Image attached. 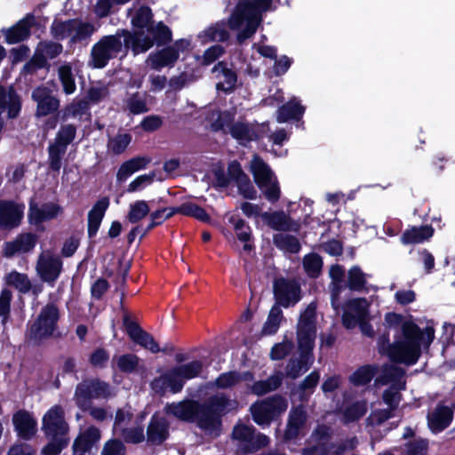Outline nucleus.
Listing matches in <instances>:
<instances>
[{"instance_id": "obj_34", "label": "nucleus", "mask_w": 455, "mask_h": 455, "mask_svg": "<svg viewBox=\"0 0 455 455\" xmlns=\"http://www.w3.org/2000/svg\"><path fill=\"white\" fill-rule=\"evenodd\" d=\"M61 212V208L55 204H46L42 207L31 204L29 209V220L33 224H38L45 220L54 219Z\"/></svg>"}, {"instance_id": "obj_30", "label": "nucleus", "mask_w": 455, "mask_h": 455, "mask_svg": "<svg viewBox=\"0 0 455 455\" xmlns=\"http://www.w3.org/2000/svg\"><path fill=\"white\" fill-rule=\"evenodd\" d=\"M109 205V199L103 197L100 199L88 213V234L94 236L99 230L105 212Z\"/></svg>"}, {"instance_id": "obj_17", "label": "nucleus", "mask_w": 455, "mask_h": 455, "mask_svg": "<svg viewBox=\"0 0 455 455\" xmlns=\"http://www.w3.org/2000/svg\"><path fill=\"white\" fill-rule=\"evenodd\" d=\"M124 325L129 337L137 344L149 350L151 353H158L161 348L154 337L143 331L137 323L132 321L128 315L124 316Z\"/></svg>"}, {"instance_id": "obj_31", "label": "nucleus", "mask_w": 455, "mask_h": 455, "mask_svg": "<svg viewBox=\"0 0 455 455\" xmlns=\"http://www.w3.org/2000/svg\"><path fill=\"white\" fill-rule=\"evenodd\" d=\"M307 413L303 407L299 406L290 411L284 438L287 440L296 438L305 425Z\"/></svg>"}, {"instance_id": "obj_33", "label": "nucleus", "mask_w": 455, "mask_h": 455, "mask_svg": "<svg viewBox=\"0 0 455 455\" xmlns=\"http://www.w3.org/2000/svg\"><path fill=\"white\" fill-rule=\"evenodd\" d=\"M453 413L447 406H438L428 415V426L434 432H440L446 428L452 420Z\"/></svg>"}, {"instance_id": "obj_35", "label": "nucleus", "mask_w": 455, "mask_h": 455, "mask_svg": "<svg viewBox=\"0 0 455 455\" xmlns=\"http://www.w3.org/2000/svg\"><path fill=\"white\" fill-rule=\"evenodd\" d=\"M328 429L325 427H318L311 436L316 443L305 448L302 451V455H329V442L326 441Z\"/></svg>"}, {"instance_id": "obj_28", "label": "nucleus", "mask_w": 455, "mask_h": 455, "mask_svg": "<svg viewBox=\"0 0 455 455\" xmlns=\"http://www.w3.org/2000/svg\"><path fill=\"white\" fill-rule=\"evenodd\" d=\"M34 17L28 15L20 20L15 26L4 31L6 42L8 44H17L27 39L30 34V28L34 24Z\"/></svg>"}, {"instance_id": "obj_40", "label": "nucleus", "mask_w": 455, "mask_h": 455, "mask_svg": "<svg viewBox=\"0 0 455 455\" xmlns=\"http://www.w3.org/2000/svg\"><path fill=\"white\" fill-rule=\"evenodd\" d=\"M58 77L66 95L74 94L76 91L73 68L70 63L65 62L58 67Z\"/></svg>"}, {"instance_id": "obj_56", "label": "nucleus", "mask_w": 455, "mask_h": 455, "mask_svg": "<svg viewBox=\"0 0 455 455\" xmlns=\"http://www.w3.org/2000/svg\"><path fill=\"white\" fill-rule=\"evenodd\" d=\"M67 148L54 142L48 147V162L52 170L59 172L62 165V158L66 154Z\"/></svg>"}, {"instance_id": "obj_43", "label": "nucleus", "mask_w": 455, "mask_h": 455, "mask_svg": "<svg viewBox=\"0 0 455 455\" xmlns=\"http://www.w3.org/2000/svg\"><path fill=\"white\" fill-rule=\"evenodd\" d=\"M304 113V108L295 100L283 105L277 112L278 123H285L291 119H299Z\"/></svg>"}, {"instance_id": "obj_51", "label": "nucleus", "mask_w": 455, "mask_h": 455, "mask_svg": "<svg viewBox=\"0 0 455 455\" xmlns=\"http://www.w3.org/2000/svg\"><path fill=\"white\" fill-rule=\"evenodd\" d=\"M150 208L148 202L138 200L129 205L127 220L131 223H137L149 214Z\"/></svg>"}, {"instance_id": "obj_48", "label": "nucleus", "mask_w": 455, "mask_h": 455, "mask_svg": "<svg viewBox=\"0 0 455 455\" xmlns=\"http://www.w3.org/2000/svg\"><path fill=\"white\" fill-rule=\"evenodd\" d=\"M202 43L210 41H225L228 38V32L224 23H216L199 34Z\"/></svg>"}, {"instance_id": "obj_38", "label": "nucleus", "mask_w": 455, "mask_h": 455, "mask_svg": "<svg viewBox=\"0 0 455 455\" xmlns=\"http://www.w3.org/2000/svg\"><path fill=\"white\" fill-rule=\"evenodd\" d=\"M395 412L387 409L372 411L366 419V428L372 436H377L378 428L387 419L395 416Z\"/></svg>"}, {"instance_id": "obj_54", "label": "nucleus", "mask_w": 455, "mask_h": 455, "mask_svg": "<svg viewBox=\"0 0 455 455\" xmlns=\"http://www.w3.org/2000/svg\"><path fill=\"white\" fill-rule=\"evenodd\" d=\"M133 414L130 408H122L116 411L113 431L116 435L134 423Z\"/></svg>"}, {"instance_id": "obj_18", "label": "nucleus", "mask_w": 455, "mask_h": 455, "mask_svg": "<svg viewBox=\"0 0 455 455\" xmlns=\"http://www.w3.org/2000/svg\"><path fill=\"white\" fill-rule=\"evenodd\" d=\"M369 303L365 299H354L347 302L342 322L346 328H354L359 322L366 320Z\"/></svg>"}, {"instance_id": "obj_64", "label": "nucleus", "mask_w": 455, "mask_h": 455, "mask_svg": "<svg viewBox=\"0 0 455 455\" xmlns=\"http://www.w3.org/2000/svg\"><path fill=\"white\" fill-rule=\"evenodd\" d=\"M51 438L52 441L42 449V454L44 455H59L69 442L68 436H55Z\"/></svg>"}, {"instance_id": "obj_37", "label": "nucleus", "mask_w": 455, "mask_h": 455, "mask_svg": "<svg viewBox=\"0 0 455 455\" xmlns=\"http://www.w3.org/2000/svg\"><path fill=\"white\" fill-rule=\"evenodd\" d=\"M251 379L252 375L249 371L243 373L228 371L220 374L212 383V386L217 388L226 389L233 387L242 381H251Z\"/></svg>"}, {"instance_id": "obj_7", "label": "nucleus", "mask_w": 455, "mask_h": 455, "mask_svg": "<svg viewBox=\"0 0 455 455\" xmlns=\"http://www.w3.org/2000/svg\"><path fill=\"white\" fill-rule=\"evenodd\" d=\"M60 319L59 308L52 303L44 306L34 323L28 326L26 338L29 343L37 345L51 338L57 330Z\"/></svg>"}, {"instance_id": "obj_22", "label": "nucleus", "mask_w": 455, "mask_h": 455, "mask_svg": "<svg viewBox=\"0 0 455 455\" xmlns=\"http://www.w3.org/2000/svg\"><path fill=\"white\" fill-rule=\"evenodd\" d=\"M23 205L15 204L12 202H0V227L3 228H12L17 227L23 216Z\"/></svg>"}, {"instance_id": "obj_63", "label": "nucleus", "mask_w": 455, "mask_h": 455, "mask_svg": "<svg viewBox=\"0 0 455 455\" xmlns=\"http://www.w3.org/2000/svg\"><path fill=\"white\" fill-rule=\"evenodd\" d=\"M126 107L132 114L138 115L148 110L147 107L146 96L134 93L126 100Z\"/></svg>"}, {"instance_id": "obj_1", "label": "nucleus", "mask_w": 455, "mask_h": 455, "mask_svg": "<svg viewBox=\"0 0 455 455\" xmlns=\"http://www.w3.org/2000/svg\"><path fill=\"white\" fill-rule=\"evenodd\" d=\"M394 342L383 337L379 340V350L387 353L388 357L396 363L412 365L417 363L422 348H427L435 337L432 326L420 329L411 320L401 321L394 327Z\"/></svg>"}, {"instance_id": "obj_23", "label": "nucleus", "mask_w": 455, "mask_h": 455, "mask_svg": "<svg viewBox=\"0 0 455 455\" xmlns=\"http://www.w3.org/2000/svg\"><path fill=\"white\" fill-rule=\"evenodd\" d=\"M268 227L279 231H298L299 224L291 220L284 212H264L261 214Z\"/></svg>"}, {"instance_id": "obj_49", "label": "nucleus", "mask_w": 455, "mask_h": 455, "mask_svg": "<svg viewBox=\"0 0 455 455\" xmlns=\"http://www.w3.org/2000/svg\"><path fill=\"white\" fill-rule=\"evenodd\" d=\"M132 141V135L127 132H119L108 140V150L114 155H120L125 151Z\"/></svg>"}, {"instance_id": "obj_8", "label": "nucleus", "mask_w": 455, "mask_h": 455, "mask_svg": "<svg viewBox=\"0 0 455 455\" xmlns=\"http://www.w3.org/2000/svg\"><path fill=\"white\" fill-rule=\"evenodd\" d=\"M404 370L389 366L383 370L376 382L387 385L388 387L382 394V400L387 405V410L395 412L402 400L401 390L405 388Z\"/></svg>"}, {"instance_id": "obj_46", "label": "nucleus", "mask_w": 455, "mask_h": 455, "mask_svg": "<svg viewBox=\"0 0 455 455\" xmlns=\"http://www.w3.org/2000/svg\"><path fill=\"white\" fill-rule=\"evenodd\" d=\"M273 242L277 248L285 252L297 253L300 250V243L298 238L291 235L284 233L276 234L273 237Z\"/></svg>"}, {"instance_id": "obj_11", "label": "nucleus", "mask_w": 455, "mask_h": 455, "mask_svg": "<svg viewBox=\"0 0 455 455\" xmlns=\"http://www.w3.org/2000/svg\"><path fill=\"white\" fill-rule=\"evenodd\" d=\"M112 395V389L108 383L91 379H84L76 386L74 399L76 405L85 411L92 399H107Z\"/></svg>"}, {"instance_id": "obj_42", "label": "nucleus", "mask_w": 455, "mask_h": 455, "mask_svg": "<svg viewBox=\"0 0 455 455\" xmlns=\"http://www.w3.org/2000/svg\"><path fill=\"white\" fill-rule=\"evenodd\" d=\"M433 235V228L429 226H422L419 228L413 227L404 231L401 237V241L404 244L419 243Z\"/></svg>"}, {"instance_id": "obj_29", "label": "nucleus", "mask_w": 455, "mask_h": 455, "mask_svg": "<svg viewBox=\"0 0 455 455\" xmlns=\"http://www.w3.org/2000/svg\"><path fill=\"white\" fill-rule=\"evenodd\" d=\"M212 73L218 80L216 84L217 90L223 92H231L236 84V74L228 68L223 63H219L212 68Z\"/></svg>"}, {"instance_id": "obj_57", "label": "nucleus", "mask_w": 455, "mask_h": 455, "mask_svg": "<svg viewBox=\"0 0 455 455\" xmlns=\"http://www.w3.org/2000/svg\"><path fill=\"white\" fill-rule=\"evenodd\" d=\"M76 134V127L74 124H63L60 127L53 142L67 148L75 140Z\"/></svg>"}, {"instance_id": "obj_47", "label": "nucleus", "mask_w": 455, "mask_h": 455, "mask_svg": "<svg viewBox=\"0 0 455 455\" xmlns=\"http://www.w3.org/2000/svg\"><path fill=\"white\" fill-rule=\"evenodd\" d=\"M368 406L366 401H357L346 406L342 411V421L350 423L358 420L367 411Z\"/></svg>"}, {"instance_id": "obj_39", "label": "nucleus", "mask_w": 455, "mask_h": 455, "mask_svg": "<svg viewBox=\"0 0 455 455\" xmlns=\"http://www.w3.org/2000/svg\"><path fill=\"white\" fill-rule=\"evenodd\" d=\"M231 136L241 144H245L259 138L255 127L248 124L236 123L229 127Z\"/></svg>"}, {"instance_id": "obj_25", "label": "nucleus", "mask_w": 455, "mask_h": 455, "mask_svg": "<svg viewBox=\"0 0 455 455\" xmlns=\"http://www.w3.org/2000/svg\"><path fill=\"white\" fill-rule=\"evenodd\" d=\"M164 411L168 415H172L180 420L188 421L195 416H196V419L198 420L200 407L196 403L182 401L166 404Z\"/></svg>"}, {"instance_id": "obj_2", "label": "nucleus", "mask_w": 455, "mask_h": 455, "mask_svg": "<svg viewBox=\"0 0 455 455\" xmlns=\"http://www.w3.org/2000/svg\"><path fill=\"white\" fill-rule=\"evenodd\" d=\"M273 0H241L229 20L230 29L237 31V40L243 43L255 34L262 20V13L271 10Z\"/></svg>"}, {"instance_id": "obj_62", "label": "nucleus", "mask_w": 455, "mask_h": 455, "mask_svg": "<svg viewBox=\"0 0 455 455\" xmlns=\"http://www.w3.org/2000/svg\"><path fill=\"white\" fill-rule=\"evenodd\" d=\"M374 369L370 365H364L355 371L350 377L349 380L355 386H363L368 384L374 377Z\"/></svg>"}, {"instance_id": "obj_58", "label": "nucleus", "mask_w": 455, "mask_h": 455, "mask_svg": "<svg viewBox=\"0 0 455 455\" xmlns=\"http://www.w3.org/2000/svg\"><path fill=\"white\" fill-rule=\"evenodd\" d=\"M73 20L67 21L55 20L51 28L52 35L59 40L69 38L72 41Z\"/></svg>"}, {"instance_id": "obj_55", "label": "nucleus", "mask_w": 455, "mask_h": 455, "mask_svg": "<svg viewBox=\"0 0 455 455\" xmlns=\"http://www.w3.org/2000/svg\"><path fill=\"white\" fill-rule=\"evenodd\" d=\"M301 352V358L299 360H290L285 368V373L287 377L291 379H297L300 374L309 368L307 363V355L309 353Z\"/></svg>"}, {"instance_id": "obj_24", "label": "nucleus", "mask_w": 455, "mask_h": 455, "mask_svg": "<svg viewBox=\"0 0 455 455\" xmlns=\"http://www.w3.org/2000/svg\"><path fill=\"white\" fill-rule=\"evenodd\" d=\"M179 59V51L175 47H166L148 55L146 62L152 69L160 70L172 67Z\"/></svg>"}, {"instance_id": "obj_13", "label": "nucleus", "mask_w": 455, "mask_h": 455, "mask_svg": "<svg viewBox=\"0 0 455 455\" xmlns=\"http://www.w3.org/2000/svg\"><path fill=\"white\" fill-rule=\"evenodd\" d=\"M288 408L287 401L278 395L272 396L253 403L251 412L253 420L259 426H267L275 417Z\"/></svg>"}, {"instance_id": "obj_36", "label": "nucleus", "mask_w": 455, "mask_h": 455, "mask_svg": "<svg viewBox=\"0 0 455 455\" xmlns=\"http://www.w3.org/2000/svg\"><path fill=\"white\" fill-rule=\"evenodd\" d=\"M329 275L331 278V283L330 285L331 305L338 313L339 310V295L343 288L342 283L344 278V269L339 265L331 266L329 271Z\"/></svg>"}, {"instance_id": "obj_20", "label": "nucleus", "mask_w": 455, "mask_h": 455, "mask_svg": "<svg viewBox=\"0 0 455 455\" xmlns=\"http://www.w3.org/2000/svg\"><path fill=\"white\" fill-rule=\"evenodd\" d=\"M169 436V423L162 416L155 414L150 419L147 428L146 440L151 445H160Z\"/></svg>"}, {"instance_id": "obj_10", "label": "nucleus", "mask_w": 455, "mask_h": 455, "mask_svg": "<svg viewBox=\"0 0 455 455\" xmlns=\"http://www.w3.org/2000/svg\"><path fill=\"white\" fill-rule=\"evenodd\" d=\"M250 170L254 181L265 197L272 203L280 198V188L270 167L258 156L251 161Z\"/></svg>"}, {"instance_id": "obj_32", "label": "nucleus", "mask_w": 455, "mask_h": 455, "mask_svg": "<svg viewBox=\"0 0 455 455\" xmlns=\"http://www.w3.org/2000/svg\"><path fill=\"white\" fill-rule=\"evenodd\" d=\"M150 162L148 156H136L124 162L117 171L116 180L120 183L125 181L134 172L145 169Z\"/></svg>"}, {"instance_id": "obj_61", "label": "nucleus", "mask_w": 455, "mask_h": 455, "mask_svg": "<svg viewBox=\"0 0 455 455\" xmlns=\"http://www.w3.org/2000/svg\"><path fill=\"white\" fill-rule=\"evenodd\" d=\"M6 282L8 284L14 286L20 292H28L31 288V283L27 275L17 271L11 272L6 276Z\"/></svg>"}, {"instance_id": "obj_44", "label": "nucleus", "mask_w": 455, "mask_h": 455, "mask_svg": "<svg viewBox=\"0 0 455 455\" xmlns=\"http://www.w3.org/2000/svg\"><path fill=\"white\" fill-rule=\"evenodd\" d=\"M141 422L142 417L136 418L132 425L124 428V431H121L116 435L122 437L126 443H140L143 442L146 437Z\"/></svg>"}, {"instance_id": "obj_26", "label": "nucleus", "mask_w": 455, "mask_h": 455, "mask_svg": "<svg viewBox=\"0 0 455 455\" xmlns=\"http://www.w3.org/2000/svg\"><path fill=\"white\" fill-rule=\"evenodd\" d=\"M36 243V236L32 234H22L15 240L4 243V251L6 257H12L17 253H26L34 249Z\"/></svg>"}, {"instance_id": "obj_14", "label": "nucleus", "mask_w": 455, "mask_h": 455, "mask_svg": "<svg viewBox=\"0 0 455 455\" xmlns=\"http://www.w3.org/2000/svg\"><path fill=\"white\" fill-rule=\"evenodd\" d=\"M42 429L47 437L67 436L69 427L60 406L54 405L47 411L43 417Z\"/></svg>"}, {"instance_id": "obj_4", "label": "nucleus", "mask_w": 455, "mask_h": 455, "mask_svg": "<svg viewBox=\"0 0 455 455\" xmlns=\"http://www.w3.org/2000/svg\"><path fill=\"white\" fill-rule=\"evenodd\" d=\"M125 47L132 48L134 54L145 52L149 50L154 44H164L171 41L172 32L163 22H158L156 26H150L148 29H139L133 34L126 30H120Z\"/></svg>"}, {"instance_id": "obj_53", "label": "nucleus", "mask_w": 455, "mask_h": 455, "mask_svg": "<svg viewBox=\"0 0 455 455\" xmlns=\"http://www.w3.org/2000/svg\"><path fill=\"white\" fill-rule=\"evenodd\" d=\"M95 30V27L92 23L73 20L72 42L75 43L85 40L89 38Z\"/></svg>"}, {"instance_id": "obj_59", "label": "nucleus", "mask_w": 455, "mask_h": 455, "mask_svg": "<svg viewBox=\"0 0 455 455\" xmlns=\"http://www.w3.org/2000/svg\"><path fill=\"white\" fill-rule=\"evenodd\" d=\"M152 12L150 8L142 6L137 10L134 17L132 20V23L134 27L139 29H148L150 26H156L152 21Z\"/></svg>"}, {"instance_id": "obj_41", "label": "nucleus", "mask_w": 455, "mask_h": 455, "mask_svg": "<svg viewBox=\"0 0 455 455\" xmlns=\"http://www.w3.org/2000/svg\"><path fill=\"white\" fill-rule=\"evenodd\" d=\"M100 439V431L97 427L92 426L76 437L73 445L92 453V448Z\"/></svg>"}, {"instance_id": "obj_50", "label": "nucleus", "mask_w": 455, "mask_h": 455, "mask_svg": "<svg viewBox=\"0 0 455 455\" xmlns=\"http://www.w3.org/2000/svg\"><path fill=\"white\" fill-rule=\"evenodd\" d=\"M87 109L88 102L86 100H74L63 108L61 119L65 121L68 118L81 117L86 113Z\"/></svg>"}, {"instance_id": "obj_21", "label": "nucleus", "mask_w": 455, "mask_h": 455, "mask_svg": "<svg viewBox=\"0 0 455 455\" xmlns=\"http://www.w3.org/2000/svg\"><path fill=\"white\" fill-rule=\"evenodd\" d=\"M63 47L60 44L54 42H41L36 47V51L31 60V65L36 68H42L47 66L48 60L56 58L62 52Z\"/></svg>"}, {"instance_id": "obj_16", "label": "nucleus", "mask_w": 455, "mask_h": 455, "mask_svg": "<svg viewBox=\"0 0 455 455\" xmlns=\"http://www.w3.org/2000/svg\"><path fill=\"white\" fill-rule=\"evenodd\" d=\"M31 97L36 103V116L38 117L51 115L60 108V100L52 95L48 87H36L33 90Z\"/></svg>"}, {"instance_id": "obj_9", "label": "nucleus", "mask_w": 455, "mask_h": 455, "mask_svg": "<svg viewBox=\"0 0 455 455\" xmlns=\"http://www.w3.org/2000/svg\"><path fill=\"white\" fill-rule=\"evenodd\" d=\"M317 332L316 303H309L299 314L296 333L298 346L303 353H310Z\"/></svg>"}, {"instance_id": "obj_12", "label": "nucleus", "mask_w": 455, "mask_h": 455, "mask_svg": "<svg viewBox=\"0 0 455 455\" xmlns=\"http://www.w3.org/2000/svg\"><path fill=\"white\" fill-rule=\"evenodd\" d=\"M122 35L125 34L118 30L116 35L103 36L93 45L91 52L93 68H102L110 59L116 57L123 47Z\"/></svg>"}, {"instance_id": "obj_3", "label": "nucleus", "mask_w": 455, "mask_h": 455, "mask_svg": "<svg viewBox=\"0 0 455 455\" xmlns=\"http://www.w3.org/2000/svg\"><path fill=\"white\" fill-rule=\"evenodd\" d=\"M202 370L203 363L197 360L174 366L155 378L150 383L151 389L161 395L166 392L179 393L182 390L186 380L199 376Z\"/></svg>"}, {"instance_id": "obj_60", "label": "nucleus", "mask_w": 455, "mask_h": 455, "mask_svg": "<svg viewBox=\"0 0 455 455\" xmlns=\"http://www.w3.org/2000/svg\"><path fill=\"white\" fill-rule=\"evenodd\" d=\"M178 211H180V213L182 215L194 217L201 221L209 220L207 212L203 208L191 202L180 204Z\"/></svg>"}, {"instance_id": "obj_52", "label": "nucleus", "mask_w": 455, "mask_h": 455, "mask_svg": "<svg viewBox=\"0 0 455 455\" xmlns=\"http://www.w3.org/2000/svg\"><path fill=\"white\" fill-rule=\"evenodd\" d=\"M283 320V312L281 308L275 305L269 311L267 319L263 326V333L267 335L274 334L279 329L280 323Z\"/></svg>"}, {"instance_id": "obj_5", "label": "nucleus", "mask_w": 455, "mask_h": 455, "mask_svg": "<svg viewBox=\"0 0 455 455\" xmlns=\"http://www.w3.org/2000/svg\"><path fill=\"white\" fill-rule=\"evenodd\" d=\"M125 47L132 48L134 54L145 52L149 50L154 44H164L171 41L172 32L163 22H158L156 26H150L148 29H139L133 34L126 30H120Z\"/></svg>"}, {"instance_id": "obj_15", "label": "nucleus", "mask_w": 455, "mask_h": 455, "mask_svg": "<svg viewBox=\"0 0 455 455\" xmlns=\"http://www.w3.org/2000/svg\"><path fill=\"white\" fill-rule=\"evenodd\" d=\"M61 269L62 261L58 255H55L51 251H44L39 255L36 263V271L44 282H55Z\"/></svg>"}, {"instance_id": "obj_45", "label": "nucleus", "mask_w": 455, "mask_h": 455, "mask_svg": "<svg viewBox=\"0 0 455 455\" xmlns=\"http://www.w3.org/2000/svg\"><path fill=\"white\" fill-rule=\"evenodd\" d=\"M283 375L281 372H277L275 374L271 375L266 380H259L255 382L251 387V391L257 395H262L268 392H271L275 389H276L282 383Z\"/></svg>"}, {"instance_id": "obj_27", "label": "nucleus", "mask_w": 455, "mask_h": 455, "mask_svg": "<svg viewBox=\"0 0 455 455\" xmlns=\"http://www.w3.org/2000/svg\"><path fill=\"white\" fill-rule=\"evenodd\" d=\"M12 422L19 436L23 439H30L36 432V421L25 411L15 413Z\"/></svg>"}, {"instance_id": "obj_6", "label": "nucleus", "mask_w": 455, "mask_h": 455, "mask_svg": "<svg viewBox=\"0 0 455 455\" xmlns=\"http://www.w3.org/2000/svg\"><path fill=\"white\" fill-rule=\"evenodd\" d=\"M237 402L224 395H214L200 406L198 426L206 434L217 436L220 430V415L237 408Z\"/></svg>"}, {"instance_id": "obj_19", "label": "nucleus", "mask_w": 455, "mask_h": 455, "mask_svg": "<svg viewBox=\"0 0 455 455\" xmlns=\"http://www.w3.org/2000/svg\"><path fill=\"white\" fill-rule=\"evenodd\" d=\"M299 287L292 281L278 279L274 283V293L278 304L288 307L296 304L299 299Z\"/></svg>"}]
</instances>
